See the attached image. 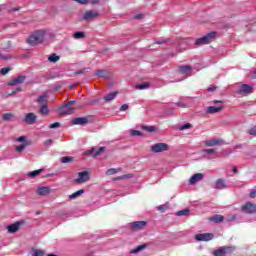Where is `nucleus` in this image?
Returning a JSON list of instances; mask_svg holds the SVG:
<instances>
[{
    "label": "nucleus",
    "mask_w": 256,
    "mask_h": 256,
    "mask_svg": "<svg viewBox=\"0 0 256 256\" xmlns=\"http://www.w3.org/2000/svg\"><path fill=\"white\" fill-rule=\"evenodd\" d=\"M9 71H11V68L9 67H4L0 70V75H7V73H9Z\"/></svg>",
    "instance_id": "obj_42"
},
{
    "label": "nucleus",
    "mask_w": 256,
    "mask_h": 256,
    "mask_svg": "<svg viewBox=\"0 0 256 256\" xmlns=\"http://www.w3.org/2000/svg\"><path fill=\"white\" fill-rule=\"evenodd\" d=\"M74 39H85V32H76L73 35Z\"/></svg>",
    "instance_id": "obj_37"
},
{
    "label": "nucleus",
    "mask_w": 256,
    "mask_h": 256,
    "mask_svg": "<svg viewBox=\"0 0 256 256\" xmlns=\"http://www.w3.org/2000/svg\"><path fill=\"white\" fill-rule=\"evenodd\" d=\"M176 105L177 107H182V109H185V107H187V104L181 102L176 103Z\"/></svg>",
    "instance_id": "obj_55"
},
{
    "label": "nucleus",
    "mask_w": 256,
    "mask_h": 256,
    "mask_svg": "<svg viewBox=\"0 0 256 256\" xmlns=\"http://www.w3.org/2000/svg\"><path fill=\"white\" fill-rule=\"evenodd\" d=\"M52 144H53V140L51 139H48L44 142L45 147H51Z\"/></svg>",
    "instance_id": "obj_50"
},
{
    "label": "nucleus",
    "mask_w": 256,
    "mask_h": 256,
    "mask_svg": "<svg viewBox=\"0 0 256 256\" xmlns=\"http://www.w3.org/2000/svg\"><path fill=\"white\" fill-rule=\"evenodd\" d=\"M252 79H256V70L251 73Z\"/></svg>",
    "instance_id": "obj_59"
},
{
    "label": "nucleus",
    "mask_w": 256,
    "mask_h": 256,
    "mask_svg": "<svg viewBox=\"0 0 256 256\" xmlns=\"http://www.w3.org/2000/svg\"><path fill=\"white\" fill-rule=\"evenodd\" d=\"M99 1L101 0H89L88 2L91 3V5H99Z\"/></svg>",
    "instance_id": "obj_56"
},
{
    "label": "nucleus",
    "mask_w": 256,
    "mask_h": 256,
    "mask_svg": "<svg viewBox=\"0 0 256 256\" xmlns=\"http://www.w3.org/2000/svg\"><path fill=\"white\" fill-rule=\"evenodd\" d=\"M131 177H133V174H125V175L115 178L114 181H119L121 179H131Z\"/></svg>",
    "instance_id": "obj_39"
},
{
    "label": "nucleus",
    "mask_w": 256,
    "mask_h": 256,
    "mask_svg": "<svg viewBox=\"0 0 256 256\" xmlns=\"http://www.w3.org/2000/svg\"><path fill=\"white\" fill-rule=\"evenodd\" d=\"M204 153H208V155H211V153H215V149L211 148V149H205Z\"/></svg>",
    "instance_id": "obj_53"
},
{
    "label": "nucleus",
    "mask_w": 256,
    "mask_h": 256,
    "mask_svg": "<svg viewBox=\"0 0 256 256\" xmlns=\"http://www.w3.org/2000/svg\"><path fill=\"white\" fill-rule=\"evenodd\" d=\"M144 131H148V133H154L155 128L153 126H144Z\"/></svg>",
    "instance_id": "obj_43"
},
{
    "label": "nucleus",
    "mask_w": 256,
    "mask_h": 256,
    "mask_svg": "<svg viewBox=\"0 0 256 256\" xmlns=\"http://www.w3.org/2000/svg\"><path fill=\"white\" fill-rule=\"evenodd\" d=\"M141 17H143V15L138 14V15L135 16V19H141Z\"/></svg>",
    "instance_id": "obj_60"
},
{
    "label": "nucleus",
    "mask_w": 256,
    "mask_h": 256,
    "mask_svg": "<svg viewBox=\"0 0 256 256\" xmlns=\"http://www.w3.org/2000/svg\"><path fill=\"white\" fill-rule=\"evenodd\" d=\"M3 121H13L15 119V114L13 113H5L2 116Z\"/></svg>",
    "instance_id": "obj_29"
},
{
    "label": "nucleus",
    "mask_w": 256,
    "mask_h": 256,
    "mask_svg": "<svg viewBox=\"0 0 256 256\" xmlns=\"http://www.w3.org/2000/svg\"><path fill=\"white\" fill-rule=\"evenodd\" d=\"M76 3H80V5H87L89 3V0H74Z\"/></svg>",
    "instance_id": "obj_51"
},
{
    "label": "nucleus",
    "mask_w": 256,
    "mask_h": 256,
    "mask_svg": "<svg viewBox=\"0 0 256 256\" xmlns=\"http://www.w3.org/2000/svg\"><path fill=\"white\" fill-rule=\"evenodd\" d=\"M48 99H49V96L47 95V92H45L44 94L38 97V99L36 100V103H38V105H47Z\"/></svg>",
    "instance_id": "obj_22"
},
{
    "label": "nucleus",
    "mask_w": 256,
    "mask_h": 256,
    "mask_svg": "<svg viewBox=\"0 0 256 256\" xmlns=\"http://www.w3.org/2000/svg\"><path fill=\"white\" fill-rule=\"evenodd\" d=\"M192 127H193V125H191V123H187V124L180 126V131H185V129H191Z\"/></svg>",
    "instance_id": "obj_41"
},
{
    "label": "nucleus",
    "mask_w": 256,
    "mask_h": 256,
    "mask_svg": "<svg viewBox=\"0 0 256 256\" xmlns=\"http://www.w3.org/2000/svg\"><path fill=\"white\" fill-rule=\"evenodd\" d=\"M95 153V148H92L88 152H86V155H93Z\"/></svg>",
    "instance_id": "obj_57"
},
{
    "label": "nucleus",
    "mask_w": 256,
    "mask_h": 256,
    "mask_svg": "<svg viewBox=\"0 0 256 256\" xmlns=\"http://www.w3.org/2000/svg\"><path fill=\"white\" fill-rule=\"evenodd\" d=\"M23 121L26 125H35V123H37V115L33 112L27 113L25 114Z\"/></svg>",
    "instance_id": "obj_8"
},
{
    "label": "nucleus",
    "mask_w": 256,
    "mask_h": 256,
    "mask_svg": "<svg viewBox=\"0 0 256 256\" xmlns=\"http://www.w3.org/2000/svg\"><path fill=\"white\" fill-rule=\"evenodd\" d=\"M121 171V168H110L107 170L106 175H115V173H119Z\"/></svg>",
    "instance_id": "obj_35"
},
{
    "label": "nucleus",
    "mask_w": 256,
    "mask_h": 256,
    "mask_svg": "<svg viewBox=\"0 0 256 256\" xmlns=\"http://www.w3.org/2000/svg\"><path fill=\"white\" fill-rule=\"evenodd\" d=\"M83 193H85V190L84 189H80L74 193H72L70 196H69V199H77V197H81V195H83Z\"/></svg>",
    "instance_id": "obj_28"
},
{
    "label": "nucleus",
    "mask_w": 256,
    "mask_h": 256,
    "mask_svg": "<svg viewBox=\"0 0 256 256\" xmlns=\"http://www.w3.org/2000/svg\"><path fill=\"white\" fill-rule=\"evenodd\" d=\"M19 227H21V223L15 222L14 224L7 226V231L8 233H17L19 231Z\"/></svg>",
    "instance_id": "obj_19"
},
{
    "label": "nucleus",
    "mask_w": 256,
    "mask_h": 256,
    "mask_svg": "<svg viewBox=\"0 0 256 256\" xmlns=\"http://www.w3.org/2000/svg\"><path fill=\"white\" fill-rule=\"evenodd\" d=\"M127 109H129V105H128V104H123V105L120 107V111H127Z\"/></svg>",
    "instance_id": "obj_52"
},
{
    "label": "nucleus",
    "mask_w": 256,
    "mask_h": 256,
    "mask_svg": "<svg viewBox=\"0 0 256 256\" xmlns=\"http://www.w3.org/2000/svg\"><path fill=\"white\" fill-rule=\"evenodd\" d=\"M12 10H13V11H20V10H21V8L16 7V8H13Z\"/></svg>",
    "instance_id": "obj_63"
},
{
    "label": "nucleus",
    "mask_w": 256,
    "mask_h": 256,
    "mask_svg": "<svg viewBox=\"0 0 256 256\" xmlns=\"http://www.w3.org/2000/svg\"><path fill=\"white\" fill-rule=\"evenodd\" d=\"M192 69L193 67H191L190 65H182L178 67V71L179 73H182V75H187Z\"/></svg>",
    "instance_id": "obj_23"
},
{
    "label": "nucleus",
    "mask_w": 256,
    "mask_h": 256,
    "mask_svg": "<svg viewBox=\"0 0 256 256\" xmlns=\"http://www.w3.org/2000/svg\"><path fill=\"white\" fill-rule=\"evenodd\" d=\"M71 105H75V101H69L64 106L60 108V115H73L77 108L72 107Z\"/></svg>",
    "instance_id": "obj_3"
},
{
    "label": "nucleus",
    "mask_w": 256,
    "mask_h": 256,
    "mask_svg": "<svg viewBox=\"0 0 256 256\" xmlns=\"http://www.w3.org/2000/svg\"><path fill=\"white\" fill-rule=\"evenodd\" d=\"M233 173H239V171L237 170V167H234Z\"/></svg>",
    "instance_id": "obj_64"
},
{
    "label": "nucleus",
    "mask_w": 256,
    "mask_h": 256,
    "mask_svg": "<svg viewBox=\"0 0 256 256\" xmlns=\"http://www.w3.org/2000/svg\"><path fill=\"white\" fill-rule=\"evenodd\" d=\"M147 227V222L145 221H136L130 223V228L132 231H141L142 229H145Z\"/></svg>",
    "instance_id": "obj_10"
},
{
    "label": "nucleus",
    "mask_w": 256,
    "mask_h": 256,
    "mask_svg": "<svg viewBox=\"0 0 256 256\" xmlns=\"http://www.w3.org/2000/svg\"><path fill=\"white\" fill-rule=\"evenodd\" d=\"M43 41H45V31L43 30H38L34 32L27 39L28 45H31L32 47H35V45H39L40 43H43Z\"/></svg>",
    "instance_id": "obj_1"
},
{
    "label": "nucleus",
    "mask_w": 256,
    "mask_h": 256,
    "mask_svg": "<svg viewBox=\"0 0 256 256\" xmlns=\"http://www.w3.org/2000/svg\"><path fill=\"white\" fill-rule=\"evenodd\" d=\"M59 59H61L58 55H56L55 53H52L49 57H48V61L50 63H57V61H59Z\"/></svg>",
    "instance_id": "obj_30"
},
{
    "label": "nucleus",
    "mask_w": 256,
    "mask_h": 256,
    "mask_svg": "<svg viewBox=\"0 0 256 256\" xmlns=\"http://www.w3.org/2000/svg\"><path fill=\"white\" fill-rule=\"evenodd\" d=\"M216 90H217V86H212L207 89V91H216Z\"/></svg>",
    "instance_id": "obj_58"
},
{
    "label": "nucleus",
    "mask_w": 256,
    "mask_h": 256,
    "mask_svg": "<svg viewBox=\"0 0 256 256\" xmlns=\"http://www.w3.org/2000/svg\"><path fill=\"white\" fill-rule=\"evenodd\" d=\"M27 79V77L20 75L12 80H10L7 85L8 87H13L15 85H21V83H25V80Z\"/></svg>",
    "instance_id": "obj_12"
},
{
    "label": "nucleus",
    "mask_w": 256,
    "mask_h": 256,
    "mask_svg": "<svg viewBox=\"0 0 256 256\" xmlns=\"http://www.w3.org/2000/svg\"><path fill=\"white\" fill-rule=\"evenodd\" d=\"M36 194L39 195L40 197H45L47 195H50L51 187L49 186L38 187V189L36 190Z\"/></svg>",
    "instance_id": "obj_14"
},
{
    "label": "nucleus",
    "mask_w": 256,
    "mask_h": 256,
    "mask_svg": "<svg viewBox=\"0 0 256 256\" xmlns=\"http://www.w3.org/2000/svg\"><path fill=\"white\" fill-rule=\"evenodd\" d=\"M213 237H214L213 233H202V234L195 235L196 241H211Z\"/></svg>",
    "instance_id": "obj_13"
},
{
    "label": "nucleus",
    "mask_w": 256,
    "mask_h": 256,
    "mask_svg": "<svg viewBox=\"0 0 256 256\" xmlns=\"http://www.w3.org/2000/svg\"><path fill=\"white\" fill-rule=\"evenodd\" d=\"M49 127H50V129H57V128L61 127V123L55 122V123L50 124Z\"/></svg>",
    "instance_id": "obj_45"
},
{
    "label": "nucleus",
    "mask_w": 256,
    "mask_h": 256,
    "mask_svg": "<svg viewBox=\"0 0 256 256\" xmlns=\"http://www.w3.org/2000/svg\"><path fill=\"white\" fill-rule=\"evenodd\" d=\"M149 82H145L143 84H139L136 86V89H139L140 91H142L143 89H149Z\"/></svg>",
    "instance_id": "obj_36"
},
{
    "label": "nucleus",
    "mask_w": 256,
    "mask_h": 256,
    "mask_svg": "<svg viewBox=\"0 0 256 256\" xmlns=\"http://www.w3.org/2000/svg\"><path fill=\"white\" fill-rule=\"evenodd\" d=\"M203 180V173H196L190 179V185H195V183H199V181Z\"/></svg>",
    "instance_id": "obj_17"
},
{
    "label": "nucleus",
    "mask_w": 256,
    "mask_h": 256,
    "mask_svg": "<svg viewBox=\"0 0 256 256\" xmlns=\"http://www.w3.org/2000/svg\"><path fill=\"white\" fill-rule=\"evenodd\" d=\"M167 209H169V203L158 206V211H160V213H165Z\"/></svg>",
    "instance_id": "obj_34"
},
{
    "label": "nucleus",
    "mask_w": 256,
    "mask_h": 256,
    "mask_svg": "<svg viewBox=\"0 0 256 256\" xmlns=\"http://www.w3.org/2000/svg\"><path fill=\"white\" fill-rule=\"evenodd\" d=\"M209 221H212V223H222V221H225V217L223 215H214L209 218Z\"/></svg>",
    "instance_id": "obj_25"
},
{
    "label": "nucleus",
    "mask_w": 256,
    "mask_h": 256,
    "mask_svg": "<svg viewBox=\"0 0 256 256\" xmlns=\"http://www.w3.org/2000/svg\"><path fill=\"white\" fill-rule=\"evenodd\" d=\"M251 93H253V88L247 84H242L238 89V95H242V97H247Z\"/></svg>",
    "instance_id": "obj_7"
},
{
    "label": "nucleus",
    "mask_w": 256,
    "mask_h": 256,
    "mask_svg": "<svg viewBox=\"0 0 256 256\" xmlns=\"http://www.w3.org/2000/svg\"><path fill=\"white\" fill-rule=\"evenodd\" d=\"M45 252L43 250H35L34 251V256H44Z\"/></svg>",
    "instance_id": "obj_47"
},
{
    "label": "nucleus",
    "mask_w": 256,
    "mask_h": 256,
    "mask_svg": "<svg viewBox=\"0 0 256 256\" xmlns=\"http://www.w3.org/2000/svg\"><path fill=\"white\" fill-rule=\"evenodd\" d=\"M223 111V106H210L207 108L206 113L208 115H213V113H221Z\"/></svg>",
    "instance_id": "obj_18"
},
{
    "label": "nucleus",
    "mask_w": 256,
    "mask_h": 256,
    "mask_svg": "<svg viewBox=\"0 0 256 256\" xmlns=\"http://www.w3.org/2000/svg\"><path fill=\"white\" fill-rule=\"evenodd\" d=\"M143 249H147V244H142L137 246L135 249L131 250V253L133 255H136V253H141V251H143Z\"/></svg>",
    "instance_id": "obj_27"
},
{
    "label": "nucleus",
    "mask_w": 256,
    "mask_h": 256,
    "mask_svg": "<svg viewBox=\"0 0 256 256\" xmlns=\"http://www.w3.org/2000/svg\"><path fill=\"white\" fill-rule=\"evenodd\" d=\"M38 113H40V115H49V106H47V104H42Z\"/></svg>",
    "instance_id": "obj_26"
},
{
    "label": "nucleus",
    "mask_w": 256,
    "mask_h": 256,
    "mask_svg": "<svg viewBox=\"0 0 256 256\" xmlns=\"http://www.w3.org/2000/svg\"><path fill=\"white\" fill-rule=\"evenodd\" d=\"M95 76L100 77L101 79H111L112 75L109 70H96Z\"/></svg>",
    "instance_id": "obj_15"
},
{
    "label": "nucleus",
    "mask_w": 256,
    "mask_h": 256,
    "mask_svg": "<svg viewBox=\"0 0 256 256\" xmlns=\"http://www.w3.org/2000/svg\"><path fill=\"white\" fill-rule=\"evenodd\" d=\"M91 179V174L88 171H82L78 173V178L74 180V183H86Z\"/></svg>",
    "instance_id": "obj_6"
},
{
    "label": "nucleus",
    "mask_w": 256,
    "mask_h": 256,
    "mask_svg": "<svg viewBox=\"0 0 256 256\" xmlns=\"http://www.w3.org/2000/svg\"><path fill=\"white\" fill-rule=\"evenodd\" d=\"M156 43H157V45H163V43H165V41H157Z\"/></svg>",
    "instance_id": "obj_62"
},
{
    "label": "nucleus",
    "mask_w": 256,
    "mask_h": 256,
    "mask_svg": "<svg viewBox=\"0 0 256 256\" xmlns=\"http://www.w3.org/2000/svg\"><path fill=\"white\" fill-rule=\"evenodd\" d=\"M87 73V69H82L74 72V75H85Z\"/></svg>",
    "instance_id": "obj_49"
},
{
    "label": "nucleus",
    "mask_w": 256,
    "mask_h": 256,
    "mask_svg": "<svg viewBox=\"0 0 256 256\" xmlns=\"http://www.w3.org/2000/svg\"><path fill=\"white\" fill-rule=\"evenodd\" d=\"M213 103L217 104V103H223V101L221 100H214Z\"/></svg>",
    "instance_id": "obj_61"
},
{
    "label": "nucleus",
    "mask_w": 256,
    "mask_h": 256,
    "mask_svg": "<svg viewBox=\"0 0 256 256\" xmlns=\"http://www.w3.org/2000/svg\"><path fill=\"white\" fill-rule=\"evenodd\" d=\"M235 251V246H223L218 250L214 251V256H225L227 253H233Z\"/></svg>",
    "instance_id": "obj_4"
},
{
    "label": "nucleus",
    "mask_w": 256,
    "mask_h": 256,
    "mask_svg": "<svg viewBox=\"0 0 256 256\" xmlns=\"http://www.w3.org/2000/svg\"><path fill=\"white\" fill-rule=\"evenodd\" d=\"M117 95H119V92L114 91V92H111L110 94L104 96L103 99H104V101H106V103H109V101H113V99H115V97H117Z\"/></svg>",
    "instance_id": "obj_24"
},
{
    "label": "nucleus",
    "mask_w": 256,
    "mask_h": 256,
    "mask_svg": "<svg viewBox=\"0 0 256 256\" xmlns=\"http://www.w3.org/2000/svg\"><path fill=\"white\" fill-rule=\"evenodd\" d=\"M189 213H190L189 209H183V210L176 212V215L178 217H183V216L189 215Z\"/></svg>",
    "instance_id": "obj_33"
},
{
    "label": "nucleus",
    "mask_w": 256,
    "mask_h": 256,
    "mask_svg": "<svg viewBox=\"0 0 256 256\" xmlns=\"http://www.w3.org/2000/svg\"><path fill=\"white\" fill-rule=\"evenodd\" d=\"M89 123V118L87 117H78V118H74L72 121H71V124L72 125H81V126H84V125H87Z\"/></svg>",
    "instance_id": "obj_16"
},
{
    "label": "nucleus",
    "mask_w": 256,
    "mask_h": 256,
    "mask_svg": "<svg viewBox=\"0 0 256 256\" xmlns=\"http://www.w3.org/2000/svg\"><path fill=\"white\" fill-rule=\"evenodd\" d=\"M62 163H73L75 161V158L71 156H64L61 158Z\"/></svg>",
    "instance_id": "obj_32"
},
{
    "label": "nucleus",
    "mask_w": 256,
    "mask_h": 256,
    "mask_svg": "<svg viewBox=\"0 0 256 256\" xmlns=\"http://www.w3.org/2000/svg\"><path fill=\"white\" fill-rule=\"evenodd\" d=\"M217 35V32H210L208 34H206L205 36L198 38L195 41V45H209V43H211V41H213V39H215Z\"/></svg>",
    "instance_id": "obj_2"
},
{
    "label": "nucleus",
    "mask_w": 256,
    "mask_h": 256,
    "mask_svg": "<svg viewBox=\"0 0 256 256\" xmlns=\"http://www.w3.org/2000/svg\"><path fill=\"white\" fill-rule=\"evenodd\" d=\"M248 134H249V135H254V136H256V126L250 128V129L248 130Z\"/></svg>",
    "instance_id": "obj_46"
},
{
    "label": "nucleus",
    "mask_w": 256,
    "mask_h": 256,
    "mask_svg": "<svg viewBox=\"0 0 256 256\" xmlns=\"http://www.w3.org/2000/svg\"><path fill=\"white\" fill-rule=\"evenodd\" d=\"M101 14L98 12H93V11H86L84 12L82 19L83 21H91V19H97V17H100Z\"/></svg>",
    "instance_id": "obj_11"
},
{
    "label": "nucleus",
    "mask_w": 256,
    "mask_h": 256,
    "mask_svg": "<svg viewBox=\"0 0 256 256\" xmlns=\"http://www.w3.org/2000/svg\"><path fill=\"white\" fill-rule=\"evenodd\" d=\"M242 211H243V213H247L249 215L256 213V204L247 202L246 204H244L242 206Z\"/></svg>",
    "instance_id": "obj_9"
},
{
    "label": "nucleus",
    "mask_w": 256,
    "mask_h": 256,
    "mask_svg": "<svg viewBox=\"0 0 256 256\" xmlns=\"http://www.w3.org/2000/svg\"><path fill=\"white\" fill-rule=\"evenodd\" d=\"M213 189H227V184L225 183V180L221 178L216 180Z\"/></svg>",
    "instance_id": "obj_21"
},
{
    "label": "nucleus",
    "mask_w": 256,
    "mask_h": 256,
    "mask_svg": "<svg viewBox=\"0 0 256 256\" xmlns=\"http://www.w3.org/2000/svg\"><path fill=\"white\" fill-rule=\"evenodd\" d=\"M152 153H163V151H169V145L166 143H156L151 146Z\"/></svg>",
    "instance_id": "obj_5"
},
{
    "label": "nucleus",
    "mask_w": 256,
    "mask_h": 256,
    "mask_svg": "<svg viewBox=\"0 0 256 256\" xmlns=\"http://www.w3.org/2000/svg\"><path fill=\"white\" fill-rule=\"evenodd\" d=\"M21 91H23V88L17 87L15 90L8 94V97H13V95H16V93H21Z\"/></svg>",
    "instance_id": "obj_40"
},
{
    "label": "nucleus",
    "mask_w": 256,
    "mask_h": 256,
    "mask_svg": "<svg viewBox=\"0 0 256 256\" xmlns=\"http://www.w3.org/2000/svg\"><path fill=\"white\" fill-rule=\"evenodd\" d=\"M105 147H100L94 154V158L99 157L100 155H103V153H105Z\"/></svg>",
    "instance_id": "obj_38"
},
{
    "label": "nucleus",
    "mask_w": 256,
    "mask_h": 256,
    "mask_svg": "<svg viewBox=\"0 0 256 256\" xmlns=\"http://www.w3.org/2000/svg\"><path fill=\"white\" fill-rule=\"evenodd\" d=\"M130 135H132L133 137H139V136H141V131L131 130Z\"/></svg>",
    "instance_id": "obj_44"
},
{
    "label": "nucleus",
    "mask_w": 256,
    "mask_h": 256,
    "mask_svg": "<svg viewBox=\"0 0 256 256\" xmlns=\"http://www.w3.org/2000/svg\"><path fill=\"white\" fill-rule=\"evenodd\" d=\"M41 173H43V169H39V170H34L32 172H30L28 175L29 177H39V175H41Z\"/></svg>",
    "instance_id": "obj_31"
},
{
    "label": "nucleus",
    "mask_w": 256,
    "mask_h": 256,
    "mask_svg": "<svg viewBox=\"0 0 256 256\" xmlns=\"http://www.w3.org/2000/svg\"><path fill=\"white\" fill-rule=\"evenodd\" d=\"M18 141H19V143H25V141H27V138L25 136H20L18 138Z\"/></svg>",
    "instance_id": "obj_54"
},
{
    "label": "nucleus",
    "mask_w": 256,
    "mask_h": 256,
    "mask_svg": "<svg viewBox=\"0 0 256 256\" xmlns=\"http://www.w3.org/2000/svg\"><path fill=\"white\" fill-rule=\"evenodd\" d=\"M221 143H223L221 139H211L205 141L206 147H215L217 145H221Z\"/></svg>",
    "instance_id": "obj_20"
},
{
    "label": "nucleus",
    "mask_w": 256,
    "mask_h": 256,
    "mask_svg": "<svg viewBox=\"0 0 256 256\" xmlns=\"http://www.w3.org/2000/svg\"><path fill=\"white\" fill-rule=\"evenodd\" d=\"M27 146V144H21L20 146H16V151L21 152L25 149V147Z\"/></svg>",
    "instance_id": "obj_48"
}]
</instances>
